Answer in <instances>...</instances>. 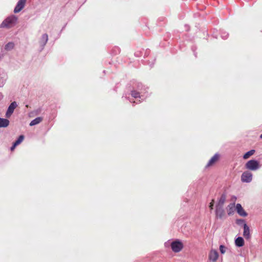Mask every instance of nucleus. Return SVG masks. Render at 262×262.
Masks as SVG:
<instances>
[{
  "label": "nucleus",
  "mask_w": 262,
  "mask_h": 262,
  "mask_svg": "<svg viewBox=\"0 0 262 262\" xmlns=\"http://www.w3.org/2000/svg\"><path fill=\"white\" fill-rule=\"evenodd\" d=\"M42 120V118L41 117H38L35 119H33L30 123V126H34L40 123Z\"/></svg>",
  "instance_id": "15"
},
{
  "label": "nucleus",
  "mask_w": 262,
  "mask_h": 262,
  "mask_svg": "<svg viewBox=\"0 0 262 262\" xmlns=\"http://www.w3.org/2000/svg\"><path fill=\"white\" fill-rule=\"evenodd\" d=\"M4 83H4L3 81V82H2L0 83V87H2V86H4Z\"/></svg>",
  "instance_id": "28"
},
{
  "label": "nucleus",
  "mask_w": 262,
  "mask_h": 262,
  "mask_svg": "<svg viewBox=\"0 0 262 262\" xmlns=\"http://www.w3.org/2000/svg\"><path fill=\"white\" fill-rule=\"evenodd\" d=\"M243 236L247 239H249L251 238L249 227L246 223L244 224Z\"/></svg>",
  "instance_id": "10"
},
{
  "label": "nucleus",
  "mask_w": 262,
  "mask_h": 262,
  "mask_svg": "<svg viewBox=\"0 0 262 262\" xmlns=\"http://www.w3.org/2000/svg\"><path fill=\"white\" fill-rule=\"evenodd\" d=\"M235 245L238 247L244 245V240L242 237H238L235 241Z\"/></svg>",
  "instance_id": "14"
},
{
  "label": "nucleus",
  "mask_w": 262,
  "mask_h": 262,
  "mask_svg": "<svg viewBox=\"0 0 262 262\" xmlns=\"http://www.w3.org/2000/svg\"><path fill=\"white\" fill-rule=\"evenodd\" d=\"M220 155L217 153L215 154L208 162L207 164H213L216 162L219 159Z\"/></svg>",
  "instance_id": "17"
},
{
  "label": "nucleus",
  "mask_w": 262,
  "mask_h": 262,
  "mask_svg": "<svg viewBox=\"0 0 262 262\" xmlns=\"http://www.w3.org/2000/svg\"><path fill=\"white\" fill-rule=\"evenodd\" d=\"M49 39L48 35L47 33L43 34L39 39V51H42Z\"/></svg>",
  "instance_id": "4"
},
{
  "label": "nucleus",
  "mask_w": 262,
  "mask_h": 262,
  "mask_svg": "<svg viewBox=\"0 0 262 262\" xmlns=\"http://www.w3.org/2000/svg\"><path fill=\"white\" fill-rule=\"evenodd\" d=\"M260 139H262V134L260 135Z\"/></svg>",
  "instance_id": "30"
},
{
  "label": "nucleus",
  "mask_w": 262,
  "mask_h": 262,
  "mask_svg": "<svg viewBox=\"0 0 262 262\" xmlns=\"http://www.w3.org/2000/svg\"><path fill=\"white\" fill-rule=\"evenodd\" d=\"M130 94L133 98L137 99L136 103H138L145 100L149 97L150 93L147 86L138 83L136 88L131 91Z\"/></svg>",
  "instance_id": "1"
},
{
  "label": "nucleus",
  "mask_w": 262,
  "mask_h": 262,
  "mask_svg": "<svg viewBox=\"0 0 262 262\" xmlns=\"http://www.w3.org/2000/svg\"><path fill=\"white\" fill-rule=\"evenodd\" d=\"M246 164H258V162L255 160H251L248 161Z\"/></svg>",
  "instance_id": "24"
},
{
  "label": "nucleus",
  "mask_w": 262,
  "mask_h": 262,
  "mask_svg": "<svg viewBox=\"0 0 262 262\" xmlns=\"http://www.w3.org/2000/svg\"><path fill=\"white\" fill-rule=\"evenodd\" d=\"M214 203V200L213 199V200H211V202L209 204V207L210 208V209L211 210H212L213 208Z\"/></svg>",
  "instance_id": "25"
},
{
  "label": "nucleus",
  "mask_w": 262,
  "mask_h": 262,
  "mask_svg": "<svg viewBox=\"0 0 262 262\" xmlns=\"http://www.w3.org/2000/svg\"><path fill=\"white\" fill-rule=\"evenodd\" d=\"M236 223L237 224H242V223H245V221L243 219H239V220H236Z\"/></svg>",
  "instance_id": "26"
},
{
  "label": "nucleus",
  "mask_w": 262,
  "mask_h": 262,
  "mask_svg": "<svg viewBox=\"0 0 262 262\" xmlns=\"http://www.w3.org/2000/svg\"><path fill=\"white\" fill-rule=\"evenodd\" d=\"M24 139V136L23 135H20L13 143L15 144V145L17 146L23 141Z\"/></svg>",
  "instance_id": "21"
},
{
  "label": "nucleus",
  "mask_w": 262,
  "mask_h": 262,
  "mask_svg": "<svg viewBox=\"0 0 262 262\" xmlns=\"http://www.w3.org/2000/svg\"><path fill=\"white\" fill-rule=\"evenodd\" d=\"M0 97H3V95L2 93H0Z\"/></svg>",
  "instance_id": "29"
},
{
  "label": "nucleus",
  "mask_w": 262,
  "mask_h": 262,
  "mask_svg": "<svg viewBox=\"0 0 262 262\" xmlns=\"http://www.w3.org/2000/svg\"><path fill=\"white\" fill-rule=\"evenodd\" d=\"M236 210L237 213L241 216L245 217L247 215V213L242 207L240 204H237L236 205Z\"/></svg>",
  "instance_id": "11"
},
{
  "label": "nucleus",
  "mask_w": 262,
  "mask_h": 262,
  "mask_svg": "<svg viewBox=\"0 0 262 262\" xmlns=\"http://www.w3.org/2000/svg\"><path fill=\"white\" fill-rule=\"evenodd\" d=\"M17 106V104L15 101H13L9 105L6 113V117L9 118L13 113L15 108Z\"/></svg>",
  "instance_id": "6"
},
{
  "label": "nucleus",
  "mask_w": 262,
  "mask_h": 262,
  "mask_svg": "<svg viewBox=\"0 0 262 262\" xmlns=\"http://www.w3.org/2000/svg\"><path fill=\"white\" fill-rule=\"evenodd\" d=\"M246 168L248 169L255 170L259 168V165H246Z\"/></svg>",
  "instance_id": "20"
},
{
  "label": "nucleus",
  "mask_w": 262,
  "mask_h": 262,
  "mask_svg": "<svg viewBox=\"0 0 262 262\" xmlns=\"http://www.w3.org/2000/svg\"><path fill=\"white\" fill-rule=\"evenodd\" d=\"M9 123L10 122L7 119L0 118V128L7 127Z\"/></svg>",
  "instance_id": "13"
},
{
  "label": "nucleus",
  "mask_w": 262,
  "mask_h": 262,
  "mask_svg": "<svg viewBox=\"0 0 262 262\" xmlns=\"http://www.w3.org/2000/svg\"><path fill=\"white\" fill-rule=\"evenodd\" d=\"M252 179V174L248 171L244 172L241 177V180L244 182H250Z\"/></svg>",
  "instance_id": "9"
},
{
  "label": "nucleus",
  "mask_w": 262,
  "mask_h": 262,
  "mask_svg": "<svg viewBox=\"0 0 262 262\" xmlns=\"http://www.w3.org/2000/svg\"><path fill=\"white\" fill-rule=\"evenodd\" d=\"M255 150L254 149H251V150L247 151L243 156V158L245 159H248L251 156L253 155L255 153Z\"/></svg>",
  "instance_id": "19"
},
{
  "label": "nucleus",
  "mask_w": 262,
  "mask_h": 262,
  "mask_svg": "<svg viewBox=\"0 0 262 262\" xmlns=\"http://www.w3.org/2000/svg\"><path fill=\"white\" fill-rule=\"evenodd\" d=\"M18 18L14 14L6 17L0 24V28L10 29L14 27L18 23Z\"/></svg>",
  "instance_id": "2"
},
{
  "label": "nucleus",
  "mask_w": 262,
  "mask_h": 262,
  "mask_svg": "<svg viewBox=\"0 0 262 262\" xmlns=\"http://www.w3.org/2000/svg\"><path fill=\"white\" fill-rule=\"evenodd\" d=\"M183 248V243L179 240L172 242L171 243V248L176 253L181 251Z\"/></svg>",
  "instance_id": "3"
},
{
  "label": "nucleus",
  "mask_w": 262,
  "mask_h": 262,
  "mask_svg": "<svg viewBox=\"0 0 262 262\" xmlns=\"http://www.w3.org/2000/svg\"><path fill=\"white\" fill-rule=\"evenodd\" d=\"M226 195L225 194H222L221 196L218 203L216 206L223 207L224 203L226 202Z\"/></svg>",
  "instance_id": "12"
},
{
  "label": "nucleus",
  "mask_w": 262,
  "mask_h": 262,
  "mask_svg": "<svg viewBox=\"0 0 262 262\" xmlns=\"http://www.w3.org/2000/svg\"><path fill=\"white\" fill-rule=\"evenodd\" d=\"M215 215L217 218L223 219L225 216L223 207L216 206Z\"/></svg>",
  "instance_id": "8"
},
{
  "label": "nucleus",
  "mask_w": 262,
  "mask_h": 262,
  "mask_svg": "<svg viewBox=\"0 0 262 262\" xmlns=\"http://www.w3.org/2000/svg\"><path fill=\"white\" fill-rule=\"evenodd\" d=\"M221 36L223 39H226L228 37V33L226 31H222L221 33Z\"/></svg>",
  "instance_id": "22"
},
{
  "label": "nucleus",
  "mask_w": 262,
  "mask_h": 262,
  "mask_svg": "<svg viewBox=\"0 0 262 262\" xmlns=\"http://www.w3.org/2000/svg\"><path fill=\"white\" fill-rule=\"evenodd\" d=\"M234 207H235L234 204H230L227 206V211H228V215H230L233 213L234 210Z\"/></svg>",
  "instance_id": "18"
},
{
  "label": "nucleus",
  "mask_w": 262,
  "mask_h": 262,
  "mask_svg": "<svg viewBox=\"0 0 262 262\" xmlns=\"http://www.w3.org/2000/svg\"><path fill=\"white\" fill-rule=\"evenodd\" d=\"M226 249V248L223 245H221L220 246V251L222 254H224L225 253Z\"/></svg>",
  "instance_id": "23"
},
{
  "label": "nucleus",
  "mask_w": 262,
  "mask_h": 262,
  "mask_svg": "<svg viewBox=\"0 0 262 262\" xmlns=\"http://www.w3.org/2000/svg\"><path fill=\"white\" fill-rule=\"evenodd\" d=\"M14 43L12 41H10L8 42L6 45L5 46V50L9 51H11L14 48Z\"/></svg>",
  "instance_id": "16"
},
{
  "label": "nucleus",
  "mask_w": 262,
  "mask_h": 262,
  "mask_svg": "<svg viewBox=\"0 0 262 262\" xmlns=\"http://www.w3.org/2000/svg\"><path fill=\"white\" fill-rule=\"evenodd\" d=\"M26 1L27 0H19L14 9V13H17L22 10L25 7Z\"/></svg>",
  "instance_id": "5"
},
{
  "label": "nucleus",
  "mask_w": 262,
  "mask_h": 262,
  "mask_svg": "<svg viewBox=\"0 0 262 262\" xmlns=\"http://www.w3.org/2000/svg\"><path fill=\"white\" fill-rule=\"evenodd\" d=\"M16 146V145H15V144L13 143V145L11 147V150H13L15 148Z\"/></svg>",
  "instance_id": "27"
},
{
  "label": "nucleus",
  "mask_w": 262,
  "mask_h": 262,
  "mask_svg": "<svg viewBox=\"0 0 262 262\" xmlns=\"http://www.w3.org/2000/svg\"><path fill=\"white\" fill-rule=\"evenodd\" d=\"M208 257L210 261L215 262L219 258V253L217 251L214 249L211 250L209 252Z\"/></svg>",
  "instance_id": "7"
}]
</instances>
